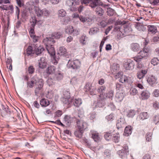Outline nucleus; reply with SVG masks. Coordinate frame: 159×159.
<instances>
[{"mask_svg": "<svg viewBox=\"0 0 159 159\" xmlns=\"http://www.w3.org/2000/svg\"><path fill=\"white\" fill-rule=\"evenodd\" d=\"M46 47L48 53L51 56H54L55 55V51L53 47V45H48V46L47 45Z\"/></svg>", "mask_w": 159, "mask_h": 159, "instance_id": "f8f14e48", "label": "nucleus"}, {"mask_svg": "<svg viewBox=\"0 0 159 159\" xmlns=\"http://www.w3.org/2000/svg\"><path fill=\"white\" fill-rule=\"evenodd\" d=\"M106 89V87L104 86H101L97 89V91L98 93H101L104 92Z\"/></svg>", "mask_w": 159, "mask_h": 159, "instance_id": "ea45409f", "label": "nucleus"}, {"mask_svg": "<svg viewBox=\"0 0 159 159\" xmlns=\"http://www.w3.org/2000/svg\"><path fill=\"white\" fill-rule=\"evenodd\" d=\"M62 111L58 110L55 112V116L57 117H59L62 115Z\"/></svg>", "mask_w": 159, "mask_h": 159, "instance_id": "69168bd1", "label": "nucleus"}, {"mask_svg": "<svg viewBox=\"0 0 159 159\" xmlns=\"http://www.w3.org/2000/svg\"><path fill=\"white\" fill-rule=\"evenodd\" d=\"M143 58L140 55L134 57V60L137 62H140Z\"/></svg>", "mask_w": 159, "mask_h": 159, "instance_id": "4d7b16f0", "label": "nucleus"}, {"mask_svg": "<svg viewBox=\"0 0 159 159\" xmlns=\"http://www.w3.org/2000/svg\"><path fill=\"white\" fill-rule=\"evenodd\" d=\"M87 39V38L85 35H82L80 38L81 43H82L83 44H85L86 43V40Z\"/></svg>", "mask_w": 159, "mask_h": 159, "instance_id": "49530a36", "label": "nucleus"}, {"mask_svg": "<svg viewBox=\"0 0 159 159\" xmlns=\"http://www.w3.org/2000/svg\"><path fill=\"white\" fill-rule=\"evenodd\" d=\"M68 98H63L62 101L64 103L69 105L73 102V100H74V99Z\"/></svg>", "mask_w": 159, "mask_h": 159, "instance_id": "473e14b6", "label": "nucleus"}, {"mask_svg": "<svg viewBox=\"0 0 159 159\" xmlns=\"http://www.w3.org/2000/svg\"><path fill=\"white\" fill-rule=\"evenodd\" d=\"M147 81L150 85L152 86L157 83V79L154 76H150L148 78Z\"/></svg>", "mask_w": 159, "mask_h": 159, "instance_id": "2eb2a0df", "label": "nucleus"}, {"mask_svg": "<svg viewBox=\"0 0 159 159\" xmlns=\"http://www.w3.org/2000/svg\"><path fill=\"white\" fill-rule=\"evenodd\" d=\"M66 11L63 9H61L58 11V15L59 17H64L66 15Z\"/></svg>", "mask_w": 159, "mask_h": 159, "instance_id": "58836bf2", "label": "nucleus"}, {"mask_svg": "<svg viewBox=\"0 0 159 159\" xmlns=\"http://www.w3.org/2000/svg\"><path fill=\"white\" fill-rule=\"evenodd\" d=\"M104 137L106 140H109L111 137V134L110 133H106L105 134Z\"/></svg>", "mask_w": 159, "mask_h": 159, "instance_id": "6e6d98bb", "label": "nucleus"}, {"mask_svg": "<svg viewBox=\"0 0 159 159\" xmlns=\"http://www.w3.org/2000/svg\"><path fill=\"white\" fill-rule=\"evenodd\" d=\"M18 6L21 7L24 5V3L22 0H16Z\"/></svg>", "mask_w": 159, "mask_h": 159, "instance_id": "13d9d810", "label": "nucleus"}, {"mask_svg": "<svg viewBox=\"0 0 159 159\" xmlns=\"http://www.w3.org/2000/svg\"><path fill=\"white\" fill-rule=\"evenodd\" d=\"M85 88L86 89V91H89L91 95L95 93L94 92L96 89L95 84H90L89 83H87L86 84Z\"/></svg>", "mask_w": 159, "mask_h": 159, "instance_id": "39448f33", "label": "nucleus"}, {"mask_svg": "<svg viewBox=\"0 0 159 159\" xmlns=\"http://www.w3.org/2000/svg\"><path fill=\"white\" fill-rule=\"evenodd\" d=\"M64 121L66 124L69 125L71 123V118L69 116H66L64 117Z\"/></svg>", "mask_w": 159, "mask_h": 159, "instance_id": "a19ab883", "label": "nucleus"}, {"mask_svg": "<svg viewBox=\"0 0 159 159\" xmlns=\"http://www.w3.org/2000/svg\"><path fill=\"white\" fill-rule=\"evenodd\" d=\"M92 0H81V3L82 4H85L86 5H88Z\"/></svg>", "mask_w": 159, "mask_h": 159, "instance_id": "e2e57ef3", "label": "nucleus"}, {"mask_svg": "<svg viewBox=\"0 0 159 159\" xmlns=\"http://www.w3.org/2000/svg\"><path fill=\"white\" fill-rule=\"evenodd\" d=\"M107 13L108 16H112L114 14L115 11L112 8H108L107 9Z\"/></svg>", "mask_w": 159, "mask_h": 159, "instance_id": "f704fd0d", "label": "nucleus"}, {"mask_svg": "<svg viewBox=\"0 0 159 159\" xmlns=\"http://www.w3.org/2000/svg\"><path fill=\"white\" fill-rule=\"evenodd\" d=\"M99 31V29L96 27L92 28L90 29L89 33L90 34L92 35L97 33Z\"/></svg>", "mask_w": 159, "mask_h": 159, "instance_id": "2f4dec72", "label": "nucleus"}, {"mask_svg": "<svg viewBox=\"0 0 159 159\" xmlns=\"http://www.w3.org/2000/svg\"><path fill=\"white\" fill-rule=\"evenodd\" d=\"M131 49L134 52H137L140 50L139 45L137 43H134L131 44Z\"/></svg>", "mask_w": 159, "mask_h": 159, "instance_id": "f3484780", "label": "nucleus"}, {"mask_svg": "<svg viewBox=\"0 0 159 159\" xmlns=\"http://www.w3.org/2000/svg\"><path fill=\"white\" fill-rule=\"evenodd\" d=\"M30 37L33 39V42L34 43L37 42L39 39V37L36 36L35 34L30 35Z\"/></svg>", "mask_w": 159, "mask_h": 159, "instance_id": "de8ad7c7", "label": "nucleus"}, {"mask_svg": "<svg viewBox=\"0 0 159 159\" xmlns=\"http://www.w3.org/2000/svg\"><path fill=\"white\" fill-rule=\"evenodd\" d=\"M77 125L78 129L84 131L88 127V124L83 120H78L77 121Z\"/></svg>", "mask_w": 159, "mask_h": 159, "instance_id": "423d86ee", "label": "nucleus"}, {"mask_svg": "<svg viewBox=\"0 0 159 159\" xmlns=\"http://www.w3.org/2000/svg\"><path fill=\"white\" fill-rule=\"evenodd\" d=\"M120 139V136L119 134H116V135H114L113 136V140L115 143H118L119 140Z\"/></svg>", "mask_w": 159, "mask_h": 159, "instance_id": "5fc2aeb1", "label": "nucleus"}, {"mask_svg": "<svg viewBox=\"0 0 159 159\" xmlns=\"http://www.w3.org/2000/svg\"><path fill=\"white\" fill-rule=\"evenodd\" d=\"M139 116L141 119L143 120L148 118L149 116L147 112H143L140 114Z\"/></svg>", "mask_w": 159, "mask_h": 159, "instance_id": "c85d7f7f", "label": "nucleus"}, {"mask_svg": "<svg viewBox=\"0 0 159 159\" xmlns=\"http://www.w3.org/2000/svg\"><path fill=\"white\" fill-rule=\"evenodd\" d=\"M148 28V32L151 33L155 34L157 31L156 27L154 25H149Z\"/></svg>", "mask_w": 159, "mask_h": 159, "instance_id": "412c9836", "label": "nucleus"}, {"mask_svg": "<svg viewBox=\"0 0 159 159\" xmlns=\"http://www.w3.org/2000/svg\"><path fill=\"white\" fill-rule=\"evenodd\" d=\"M62 34L60 32H57L52 34L51 37L53 39H59L61 36Z\"/></svg>", "mask_w": 159, "mask_h": 159, "instance_id": "c9c22d12", "label": "nucleus"}, {"mask_svg": "<svg viewBox=\"0 0 159 159\" xmlns=\"http://www.w3.org/2000/svg\"><path fill=\"white\" fill-rule=\"evenodd\" d=\"M100 5L99 0H92L89 3V6L92 8H94Z\"/></svg>", "mask_w": 159, "mask_h": 159, "instance_id": "dca6fc26", "label": "nucleus"}, {"mask_svg": "<svg viewBox=\"0 0 159 159\" xmlns=\"http://www.w3.org/2000/svg\"><path fill=\"white\" fill-rule=\"evenodd\" d=\"M126 125V123L124 118L121 117L118 120L116 126L118 129L124 127Z\"/></svg>", "mask_w": 159, "mask_h": 159, "instance_id": "1a4fd4ad", "label": "nucleus"}, {"mask_svg": "<svg viewBox=\"0 0 159 159\" xmlns=\"http://www.w3.org/2000/svg\"><path fill=\"white\" fill-rule=\"evenodd\" d=\"M80 63L78 60L68 61L67 66L69 68L73 69H77L80 67Z\"/></svg>", "mask_w": 159, "mask_h": 159, "instance_id": "f257e3e1", "label": "nucleus"}, {"mask_svg": "<svg viewBox=\"0 0 159 159\" xmlns=\"http://www.w3.org/2000/svg\"><path fill=\"white\" fill-rule=\"evenodd\" d=\"M66 53V49L63 47H60L59 48L57 55L59 54V56H63Z\"/></svg>", "mask_w": 159, "mask_h": 159, "instance_id": "b1692460", "label": "nucleus"}, {"mask_svg": "<svg viewBox=\"0 0 159 159\" xmlns=\"http://www.w3.org/2000/svg\"><path fill=\"white\" fill-rule=\"evenodd\" d=\"M53 60H52V63L56 65L58 63V61L59 59V56H55L53 57Z\"/></svg>", "mask_w": 159, "mask_h": 159, "instance_id": "864d4df0", "label": "nucleus"}, {"mask_svg": "<svg viewBox=\"0 0 159 159\" xmlns=\"http://www.w3.org/2000/svg\"><path fill=\"white\" fill-rule=\"evenodd\" d=\"M117 153L121 157H122L123 156L127 154L125 152H124V150L123 149L119 151H118Z\"/></svg>", "mask_w": 159, "mask_h": 159, "instance_id": "3c124183", "label": "nucleus"}, {"mask_svg": "<svg viewBox=\"0 0 159 159\" xmlns=\"http://www.w3.org/2000/svg\"><path fill=\"white\" fill-rule=\"evenodd\" d=\"M125 88L121 84L117 83L116 84V89L117 92H125Z\"/></svg>", "mask_w": 159, "mask_h": 159, "instance_id": "aec40b11", "label": "nucleus"}, {"mask_svg": "<svg viewBox=\"0 0 159 159\" xmlns=\"http://www.w3.org/2000/svg\"><path fill=\"white\" fill-rule=\"evenodd\" d=\"M138 93L137 90L135 88H132L130 90V93L131 95H135Z\"/></svg>", "mask_w": 159, "mask_h": 159, "instance_id": "09e8293b", "label": "nucleus"}, {"mask_svg": "<svg viewBox=\"0 0 159 159\" xmlns=\"http://www.w3.org/2000/svg\"><path fill=\"white\" fill-rule=\"evenodd\" d=\"M63 94L64 96V97L66 98H69L70 96V93L68 91L64 90L63 92Z\"/></svg>", "mask_w": 159, "mask_h": 159, "instance_id": "0e129e2a", "label": "nucleus"}, {"mask_svg": "<svg viewBox=\"0 0 159 159\" xmlns=\"http://www.w3.org/2000/svg\"><path fill=\"white\" fill-rule=\"evenodd\" d=\"M93 21V19L91 17H87L86 18V22L88 23V24H91Z\"/></svg>", "mask_w": 159, "mask_h": 159, "instance_id": "052dcab7", "label": "nucleus"}, {"mask_svg": "<svg viewBox=\"0 0 159 159\" xmlns=\"http://www.w3.org/2000/svg\"><path fill=\"white\" fill-rule=\"evenodd\" d=\"M130 79V78H128L123 74L119 80V81L122 83H127L129 84H130L132 82V81Z\"/></svg>", "mask_w": 159, "mask_h": 159, "instance_id": "9b49d317", "label": "nucleus"}, {"mask_svg": "<svg viewBox=\"0 0 159 159\" xmlns=\"http://www.w3.org/2000/svg\"><path fill=\"white\" fill-rule=\"evenodd\" d=\"M47 65V62H39V66L41 68H44L46 67Z\"/></svg>", "mask_w": 159, "mask_h": 159, "instance_id": "bf43d9fd", "label": "nucleus"}, {"mask_svg": "<svg viewBox=\"0 0 159 159\" xmlns=\"http://www.w3.org/2000/svg\"><path fill=\"white\" fill-rule=\"evenodd\" d=\"M56 70L55 67L53 66L48 67L47 70V72L48 74H51L54 73Z\"/></svg>", "mask_w": 159, "mask_h": 159, "instance_id": "cd10ccee", "label": "nucleus"}, {"mask_svg": "<svg viewBox=\"0 0 159 159\" xmlns=\"http://www.w3.org/2000/svg\"><path fill=\"white\" fill-rule=\"evenodd\" d=\"M38 47L37 44H33L28 46L26 49V53L28 55L33 54L35 52L36 47Z\"/></svg>", "mask_w": 159, "mask_h": 159, "instance_id": "0eeeda50", "label": "nucleus"}, {"mask_svg": "<svg viewBox=\"0 0 159 159\" xmlns=\"http://www.w3.org/2000/svg\"><path fill=\"white\" fill-rule=\"evenodd\" d=\"M153 94L155 97H158L159 96V90L158 89H155L153 92Z\"/></svg>", "mask_w": 159, "mask_h": 159, "instance_id": "774afa93", "label": "nucleus"}, {"mask_svg": "<svg viewBox=\"0 0 159 159\" xmlns=\"http://www.w3.org/2000/svg\"><path fill=\"white\" fill-rule=\"evenodd\" d=\"M72 102L74 106L77 107H79L82 103V100L80 98L74 99Z\"/></svg>", "mask_w": 159, "mask_h": 159, "instance_id": "393cba45", "label": "nucleus"}, {"mask_svg": "<svg viewBox=\"0 0 159 159\" xmlns=\"http://www.w3.org/2000/svg\"><path fill=\"white\" fill-rule=\"evenodd\" d=\"M44 50V49L43 47L40 46L39 47H36V50H35V52L37 55H39L41 54L42 52Z\"/></svg>", "mask_w": 159, "mask_h": 159, "instance_id": "7c9ffc66", "label": "nucleus"}, {"mask_svg": "<svg viewBox=\"0 0 159 159\" xmlns=\"http://www.w3.org/2000/svg\"><path fill=\"white\" fill-rule=\"evenodd\" d=\"M135 28L139 31H144L146 28L143 24L138 22L135 25Z\"/></svg>", "mask_w": 159, "mask_h": 159, "instance_id": "6ab92c4d", "label": "nucleus"}, {"mask_svg": "<svg viewBox=\"0 0 159 159\" xmlns=\"http://www.w3.org/2000/svg\"><path fill=\"white\" fill-rule=\"evenodd\" d=\"M84 131L81 129L77 130L74 132V134L77 137L81 138Z\"/></svg>", "mask_w": 159, "mask_h": 159, "instance_id": "c756f323", "label": "nucleus"}, {"mask_svg": "<svg viewBox=\"0 0 159 159\" xmlns=\"http://www.w3.org/2000/svg\"><path fill=\"white\" fill-rule=\"evenodd\" d=\"M47 83L49 86H52L55 83V80L52 78H49L47 80Z\"/></svg>", "mask_w": 159, "mask_h": 159, "instance_id": "e433bc0d", "label": "nucleus"}, {"mask_svg": "<svg viewBox=\"0 0 159 159\" xmlns=\"http://www.w3.org/2000/svg\"><path fill=\"white\" fill-rule=\"evenodd\" d=\"M74 32V29L72 26H68L65 30V32L69 34H71Z\"/></svg>", "mask_w": 159, "mask_h": 159, "instance_id": "4c0bfd02", "label": "nucleus"}, {"mask_svg": "<svg viewBox=\"0 0 159 159\" xmlns=\"http://www.w3.org/2000/svg\"><path fill=\"white\" fill-rule=\"evenodd\" d=\"M39 80V79H38L37 77L34 76L31 79L30 81L27 82V87L30 88H33L35 84L36 85V84L38 82Z\"/></svg>", "mask_w": 159, "mask_h": 159, "instance_id": "9d476101", "label": "nucleus"}, {"mask_svg": "<svg viewBox=\"0 0 159 159\" xmlns=\"http://www.w3.org/2000/svg\"><path fill=\"white\" fill-rule=\"evenodd\" d=\"M149 2L151 4L153 5H157L159 3V0H149Z\"/></svg>", "mask_w": 159, "mask_h": 159, "instance_id": "680f3d73", "label": "nucleus"}, {"mask_svg": "<svg viewBox=\"0 0 159 159\" xmlns=\"http://www.w3.org/2000/svg\"><path fill=\"white\" fill-rule=\"evenodd\" d=\"M135 112L134 110H130L128 112L127 116L129 117H133L135 115Z\"/></svg>", "mask_w": 159, "mask_h": 159, "instance_id": "79ce46f5", "label": "nucleus"}, {"mask_svg": "<svg viewBox=\"0 0 159 159\" xmlns=\"http://www.w3.org/2000/svg\"><path fill=\"white\" fill-rule=\"evenodd\" d=\"M152 133H148L146 135V140L148 141H150L152 139Z\"/></svg>", "mask_w": 159, "mask_h": 159, "instance_id": "37998d69", "label": "nucleus"}, {"mask_svg": "<svg viewBox=\"0 0 159 159\" xmlns=\"http://www.w3.org/2000/svg\"><path fill=\"white\" fill-rule=\"evenodd\" d=\"M159 62V60L157 58L154 57L152 59L151 61V63L154 66L157 65Z\"/></svg>", "mask_w": 159, "mask_h": 159, "instance_id": "c03bdc74", "label": "nucleus"}, {"mask_svg": "<svg viewBox=\"0 0 159 159\" xmlns=\"http://www.w3.org/2000/svg\"><path fill=\"white\" fill-rule=\"evenodd\" d=\"M40 105L43 107H46L49 105L50 103L48 100L45 98H42L40 101Z\"/></svg>", "mask_w": 159, "mask_h": 159, "instance_id": "a211bd4d", "label": "nucleus"}, {"mask_svg": "<svg viewBox=\"0 0 159 159\" xmlns=\"http://www.w3.org/2000/svg\"><path fill=\"white\" fill-rule=\"evenodd\" d=\"M55 42V41L52 38V37H47L44 39L43 40V42L46 46H47V45L48 46V45H53Z\"/></svg>", "mask_w": 159, "mask_h": 159, "instance_id": "6e6552de", "label": "nucleus"}, {"mask_svg": "<svg viewBox=\"0 0 159 159\" xmlns=\"http://www.w3.org/2000/svg\"><path fill=\"white\" fill-rule=\"evenodd\" d=\"M113 95V91L112 90H111L107 94V96L108 97L111 98H112Z\"/></svg>", "mask_w": 159, "mask_h": 159, "instance_id": "338daca9", "label": "nucleus"}, {"mask_svg": "<svg viewBox=\"0 0 159 159\" xmlns=\"http://www.w3.org/2000/svg\"><path fill=\"white\" fill-rule=\"evenodd\" d=\"M43 10H41L39 8H37L36 10V13L38 16H42Z\"/></svg>", "mask_w": 159, "mask_h": 159, "instance_id": "8fccbe9b", "label": "nucleus"}, {"mask_svg": "<svg viewBox=\"0 0 159 159\" xmlns=\"http://www.w3.org/2000/svg\"><path fill=\"white\" fill-rule=\"evenodd\" d=\"M55 75L57 80H61L63 78V75L59 72L56 73Z\"/></svg>", "mask_w": 159, "mask_h": 159, "instance_id": "603ef678", "label": "nucleus"}, {"mask_svg": "<svg viewBox=\"0 0 159 159\" xmlns=\"http://www.w3.org/2000/svg\"><path fill=\"white\" fill-rule=\"evenodd\" d=\"M132 129L131 126L126 127L124 130V135L126 136H128L131 134Z\"/></svg>", "mask_w": 159, "mask_h": 159, "instance_id": "5701e85b", "label": "nucleus"}, {"mask_svg": "<svg viewBox=\"0 0 159 159\" xmlns=\"http://www.w3.org/2000/svg\"><path fill=\"white\" fill-rule=\"evenodd\" d=\"M35 70V69L32 66H30L28 69L27 72L29 74H33Z\"/></svg>", "mask_w": 159, "mask_h": 159, "instance_id": "a18cd8bd", "label": "nucleus"}, {"mask_svg": "<svg viewBox=\"0 0 159 159\" xmlns=\"http://www.w3.org/2000/svg\"><path fill=\"white\" fill-rule=\"evenodd\" d=\"M95 12L96 14L99 16H102L104 12L103 9L99 7H98L96 8Z\"/></svg>", "mask_w": 159, "mask_h": 159, "instance_id": "4be33fe9", "label": "nucleus"}, {"mask_svg": "<svg viewBox=\"0 0 159 159\" xmlns=\"http://www.w3.org/2000/svg\"><path fill=\"white\" fill-rule=\"evenodd\" d=\"M0 8L3 10H10L11 11H13V7L12 5H11L8 6L7 5H3L0 6Z\"/></svg>", "mask_w": 159, "mask_h": 159, "instance_id": "a878e982", "label": "nucleus"}, {"mask_svg": "<svg viewBox=\"0 0 159 159\" xmlns=\"http://www.w3.org/2000/svg\"><path fill=\"white\" fill-rule=\"evenodd\" d=\"M74 2L73 0H68L66 2L67 5L70 7V10L72 11H76L77 10L76 8L73 5Z\"/></svg>", "mask_w": 159, "mask_h": 159, "instance_id": "ddd939ff", "label": "nucleus"}, {"mask_svg": "<svg viewBox=\"0 0 159 159\" xmlns=\"http://www.w3.org/2000/svg\"><path fill=\"white\" fill-rule=\"evenodd\" d=\"M36 85V87L35 90V93L36 95H37L39 93H41L42 91L43 85V80L42 79H39Z\"/></svg>", "mask_w": 159, "mask_h": 159, "instance_id": "7ed1b4c3", "label": "nucleus"}, {"mask_svg": "<svg viewBox=\"0 0 159 159\" xmlns=\"http://www.w3.org/2000/svg\"><path fill=\"white\" fill-rule=\"evenodd\" d=\"M123 65L124 68L125 70H132L134 68V63L131 59H128L124 61Z\"/></svg>", "mask_w": 159, "mask_h": 159, "instance_id": "f03ea898", "label": "nucleus"}, {"mask_svg": "<svg viewBox=\"0 0 159 159\" xmlns=\"http://www.w3.org/2000/svg\"><path fill=\"white\" fill-rule=\"evenodd\" d=\"M92 137L95 142H98L100 138L98 134V133H94L92 134Z\"/></svg>", "mask_w": 159, "mask_h": 159, "instance_id": "72a5a7b5", "label": "nucleus"}, {"mask_svg": "<svg viewBox=\"0 0 159 159\" xmlns=\"http://www.w3.org/2000/svg\"><path fill=\"white\" fill-rule=\"evenodd\" d=\"M150 52V48L145 47L139 53L143 58L146 59L148 57Z\"/></svg>", "mask_w": 159, "mask_h": 159, "instance_id": "20e7f679", "label": "nucleus"}, {"mask_svg": "<svg viewBox=\"0 0 159 159\" xmlns=\"http://www.w3.org/2000/svg\"><path fill=\"white\" fill-rule=\"evenodd\" d=\"M150 93L148 90L142 92L140 94V98L143 100L148 99L150 97Z\"/></svg>", "mask_w": 159, "mask_h": 159, "instance_id": "4468645a", "label": "nucleus"}, {"mask_svg": "<svg viewBox=\"0 0 159 159\" xmlns=\"http://www.w3.org/2000/svg\"><path fill=\"white\" fill-rule=\"evenodd\" d=\"M125 95V92H117L116 97L120 101L122 100Z\"/></svg>", "mask_w": 159, "mask_h": 159, "instance_id": "bb28decb", "label": "nucleus"}]
</instances>
